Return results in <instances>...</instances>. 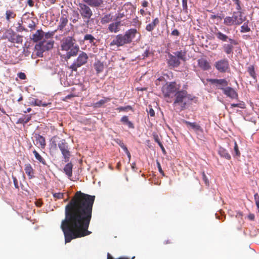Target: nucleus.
I'll use <instances>...</instances> for the list:
<instances>
[{"label":"nucleus","mask_w":259,"mask_h":259,"mask_svg":"<svg viewBox=\"0 0 259 259\" xmlns=\"http://www.w3.org/2000/svg\"><path fill=\"white\" fill-rule=\"evenodd\" d=\"M187 52L186 50H180L174 52L172 54L167 53L166 63L170 69L178 67L181 64V60H186Z\"/></svg>","instance_id":"4"},{"label":"nucleus","mask_w":259,"mask_h":259,"mask_svg":"<svg viewBox=\"0 0 259 259\" xmlns=\"http://www.w3.org/2000/svg\"><path fill=\"white\" fill-rule=\"evenodd\" d=\"M78 6V11L82 18L89 22L93 15L91 9L87 4L84 3H79Z\"/></svg>","instance_id":"9"},{"label":"nucleus","mask_w":259,"mask_h":259,"mask_svg":"<svg viewBox=\"0 0 259 259\" xmlns=\"http://www.w3.org/2000/svg\"><path fill=\"white\" fill-rule=\"evenodd\" d=\"M89 6L93 7H100L103 3V0H83Z\"/></svg>","instance_id":"22"},{"label":"nucleus","mask_w":259,"mask_h":259,"mask_svg":"<svg viewBox=\"0 0 259 259\" xmlns=\"http://www.w3.org/2000/svg\"><path fill=\"white\" fill-rule=\"evenodd\" d=\"M247 70L251 77H252L254 79H256V74L253 65H250L248 66L247 67Z\"/></svg>","instance_id":"39"},{"label":"nucleus","mask_w":259,"mask_h":259,"mask_svg":"<svg viewBox=\"0 0 259 259\" xmlns=\"http://www.w3.org/2000/svg\"><path fill=\"white\" fill-rule=\"evenodd\" d=\"M58 147L65 162H68L71 156V151L68 143L65 139L61 140L58 143Z\"/></svg>","instance_id":"7"},{"label":"nucleus","mask_w":259,"mask_h":259,"mask_svg":"<svg viewBox=\"0 0 259 259\" xmlns=\"http://www.w3.org/2000/svg\"><path fill=\"white\" fill-rule=\"evenodd\" d=\"M234 151L235 152V156L237 157H239L240 156V152L239 150L238 146L236 142H235L234 143Z\"/></svg>","instance_id":"49"},{"label":"nucleus","mask_w":259,"mask_h":259,"mask_svg":"<svg viewBox=\"0 0 259 259\" xmlns=\"http://www.w3.org/2000/svg\"><path fill=\"white\" fill-rule=\"evenodd\" d=\"M202 179H203V181L204 182L205 185L206 186H209V181H208L204 171H203L202 172Z\"/></svg>","instance_id":"55"},{"label":"nucleus","mask_w":259,"mask_h":259,"mask_svg":"<svg viewBox=\"0 0 259 259\" xmlns=\"http://www.w3.org/2000/svg\"><path fill=\"white\" fill-rule=\"evenodd\" d=\"M224 24L228 26H230L235 25L233 19L231 17L228 16L224 18Z\"/></svg>","instance_id":"41"},{"label":"nucleus","mask_w":259,"mask_h":259,"mask_svg":"<svg viewBox=\"0 0 259 259\" xmlns=\"http://www.w3.org/2000/svg\"><path fill=\"white\" fill-rule=\"evenodd\" d=\"M111 100V98L109 97H104L103 99L100 100L99 101L96 102L94 104V107L96 108H100L103 104L109 102Z\"/></svg>","instance_id":"36"},{"label":"nucleus","mask_w":259,"mask_h":259,"mask_svg":"<svg viewBox=\"0 0 259 259\" xmlns=\"http://www.w3.org/2000/svg\"><path fill=\"white\" fill-rule=\"evenodd\" d=\"M198 65L203 70H208L211 68L209 62L205 58H200L198 60Z\"/></svg>","instance_id":"16"},{"label":"nucleus","mask_w":259,"mask_h":259,"mask_svg":"<svg viewBox=\"0 0 259 259\" xmlns=\"http://www.w3.org/2000/svg\"><path fill=\"white\" fill-rule=\"evenodd\" d=\"M151 54V52L150 51L149 49H146L144 53L142 54L143 59H145L150 56Z\"/></svg>","instance_id":"53"},{"label":"nucleus","mask_w":259,"mask_h":259,"mask_svg":"<svg viewBox=\"0 0 259 259\" xmlns=\"http://www.w3.org/2000/svg\"><path fill=\"white\" fill-rule=\"evenodd\" d=\"M161 81H162L163 82H165V78H164V77L163 76H160V77L157 78L155 80V84L156 85H160Z\"/></svg>","instance_id":"52"},{"label":"nucleus","mask_w":259,"mask_h":259,"mask_svg":"<svg viewBox=\"0 0 259 259\" xmlns=\"http://www.w3.org/2000/svg\"><path fill=\"white\" fill-rule=\"evenodd\" d=\"M117 110L119 111V112H121V111H127V110H132V111H133V109L132 108V106H131L130 105H127L125 107H118L117 109H116Z\"/></svg>","instance_id":"44"},{"label":"nucleus","mask_w":259,"mask_h":259,"mask_svg":"<svg viewBox=\"0 0 259 259\" xmlns=\"http://www.w3.org/2000/svg\"><path fill=\"white\" fill-rule=\"evenodd\" d=\"M84 41H87L92 46H96V39L91 34H86L83 37Z\"/></svg>","instance_id":"28"},{"label":"nucleus","mask_w":259,"mask_h":259,"mask_svg":"<svg viewBox=\"0 0 259 259\" xmlns=\"http://www.w3.org/2000/svg\"><path fill=\"white\" fill-rule=\"evenodd\" d=\"M16 16V13L11 10H7L6 12V19L9 22L11 19L15 18Z\"/></svg>","instance_id":"37"},{"label":"nucleus","mask_w":259,"mask_h":259,"mask_svg":"<svg viewBox=\"0 0 259 259\" xmlns=\"http://www.w3.org/2000/svg\"><path fill=\"white\" fill-rule=\"evenodd\" d=\"M12 178H13L14 184L15 188L17 189H19V185H18V182L17 179H16V178L15 177H13V176L12 177Z\"/></svg>","instance_id":"59"},{"label":"nucleus","mask_w":259,"mask_h":259,"mask_svg":"<svg viewBox=\"0 0 259 259\" xmlns=\"http://www.w3.org/2000/svg\"><path fill=\"white\" fill-rule=\"evenodd\" d=\"M171 34L174 36H179L180 35V32L177 29H174L172 31Z\"/></svg>","instance_id":"64"},{"label":"nucleus","mask_w":259,"mask_h":259,"mask_svg":"<svg viewBox=\"0 0 259 259\" xmlns=\"http://www.w3.org/2000/svg\"><path fill=\"white\" fill-rule=\"evenodd\" d=\"M94 68L97 74L102 72L104 68V65L103 62L98 61L94 63Z\"/></svg>","instance_id":"30"},{"label":"nucleus","mask_w":259,"mask_h":259,"mask_svg":"<svg viewBox=\"0 0 259 259\" xmlns=\"http://www.w3.org/2000/svg\"><path fill=\"white\" fill-rule=\"evenodd\" d=\"M35 49L36 51V54L38 57H41L42 56V53L44 52L45 51V50H44V48L42 47V45H40L39 44H36L35 46Z\"/></svg>","instance_id":"38"},{"label":"nucleus","mask_w":259,"mask_h":259,"mask_svg":"<svg viewBox=\"0 0 259 259\" xmlns=\"http://www.w3.org/2000/svg\"><path fill=\"white\" fill-rule=\"evenodd\" d=\"M23 39L22 36L20 35H15L14 36V42L19 44L22 42Z\"/></svg>","instance_id":"50"},{"label":"nucleus","mask_w":259,"mask_h":259,"mask_svg":"<svg viewBox=\"0 0 259 259\" xmlns=\"http://www.w3.org/2000/svg\"><path fill=\"white\" fill-rule=\"evenodd\" d=\"M73 164L71 162L67 163L63 168V171L68 178H71L72 176Z\"/></svg>","instance_id":"25"},{"label":"nucleus","mask_w":259,"mask_h":259,"mask_svg":"<svg viewBox=\"0 0 259 259\" xmlns=\"http://www.w3.org/2000/svg\"><path fill=\"white\" fill-rule=\"evenodd\" d=\"M187 126H190L193 130L196 132H203L202 128L196 122H191L190 121L184 120L183 121Z\"/></svg>","instance_id":"21"},{"label":"nucleus","mask_w":259,"mask_h":259,"mask_svg":"<svg viewBox=\"0 0 259 259\" xmlns=\"http://www.w3.org/2000/svg\"><path fill=\"white\" fill-rule=\"evenodd\" d=\"M34 137L35 138L36 145H38L41 149H45L46 146V142L45 137L39 134H35Z\"/></svg>","instance_id":"19"},{"label":"nucleus","mask_w":259,"mask_h":259,"mask_svg":"<svg viewBox=\"0 0 259 259\" xmlns=\"http://www.w3.org/2000/svg\"><path fill=\"white\" fill-rule=\"evenodd\" d=\"M68 22V18L66 15L62 14L58 23L57 29L59 30L63 31Z\"/></svg>","instance_id":"17"},{"label":"nucleus","mask_w":259,"mask_h":259,"mask_svg":"<svg viewBox=\"0 0 259 259\" xmlns=\"http://www.w3.org/2000/svg\"><path fill=\"white\" fill-rule=\"evenodd\" d=\"M95 196L77 191L65 207V219L61 228L65 243L90 235L88 230L92 219Z\"/></svg>","instance_id":"1"},{"label":"nucleus","mask_w":259,"mask_h":259,"mask_svg":"<svg viewBox=\"0 0 259 259\" xmlns=\"http://www.w3.org/2000/svg\"><path fill=\"white\" fill-rule=\"evenodd\" d=\"M219 155L222 157H224L228 160H229L231 159V156L229 154V153L228 152L227 150L224 149V148L220 147L219 150Z\"/></svg>","instance_id":"33"},{"label":"nucleus","mask_w":259,"mask_h":259,"mask_svg":"<svg viewBox=\"0 0 259 259\" xmlns=\"http://www.w3.org/2000/svg\"><path fill=\"white\" fill-rule=\"evenodd\" d=\"M188 0H182V12L185 13L186 16L184 17V18H181V20L183 21H185L188 18V6H187Z\"/></svg>","instance_id":"29"},{"label":"nucleus","mask_w":259,"mask_h":259,"mask_svg":"<svg viewBox=\"0 0 259 259\" xmlns=\"http://www.w3.org/2000/svg\"><path fill=\"white\" fill-rule=\"evenodd\" d=\"M138 31L136 29H130L127 30L124 34H119L116 35L111 42L110 45L111 46L120 47L125 44H130L135 37Z\"/></svg>","instance_id":"3"},{"label":"nucleus","mask_w":259,"mask_h":259,"mask_svg":"<svg viewBox=\"0 0 259 259\" xmlns=\"http://www.w3.org/2000/svg\"><path fill=\"white\" fill-rule=\"evenodd\" d=\"M179 90L176 82H166L163 85L161 92L163 98L168 103L172 102L174 97Z\"/></svg>","instance_id":"6"},{"label":"nucleus","mask_w":259,"mask_h":259,"mask_svg":"<svg viewBox=\"0 0 259 259\" xmlns=\"http://www.w3.org/2000/svg\"><path fill=\"white\" fill-rule=\"evenodd\" d=\"M73 17H74V18L72 19V22L76 23L77 21H78V20L79 18V16L78 13H77V12L74 13V14L73 15Z\"/></svg>","instance_id":"56"},{"label":"nucleus","mask_w":259,"mask_h":259,"mask_svg":"<svg viewBox=\"0 0 259 259\" xmlns=\"http://www.w3.org/2000/svg\"><path fill=\"white\" fill-rule=\"evenodd\" d=\"M15 32L11 29H7L3 34L2 38L7 39L11 42L14 43V36H15Z\"/></svg>","instance_id":"18"},{"label":"nucleus","mask_w":259,"mask_h":259,"mask_svg":"<svg viewBox=\"0 0 259 259\" xmlns=\"http://www.w3.org/2000/svg\"><path fill=\"white\" fill-rule=\"evenodd\" d=\"M207 81L215 85L220 89L221 87H226L228 85V81L225 79H207Z\"/></svg>","instance_id":"14"},{"label":"nucleus","mask_w":259,"mask_h":259,"mask_svg":"<svg viewBox=\"0 0 259 259\" xmlns=\"http://www.w3.org/2000/svg\"><path fill=\"white\" fill-rule=\"evenodd\" d=\"M26 4L30 7H33L34 5V0H27Z\"/></svg>","instance_id":"61"},{"label":"nucleus","mask_w":259,"mask_h":259,"mask_svg":"<svg viewBox=\"0 0 259 259\" xmlns=\"http://www.w3.org/2000/svg\"><path fill=\"white\" fill-rule=\"evenodd\" d=\"M120 22L119 21L111 23L108 26V30L111 32H117L119 31V26Z\"/></svg>","instance_id":"27"},{"label":"nucleus","mask_w":259,"mask_h":259,"mask_svg":"<svg viewBox=\"0 0 259 259\" xmlns=\"http://www.w3.org/2000/svg\"><path fill=\"white\" fill-rule=\"evenodd\" d=\"M214 66L221 73H225L230 70L229 61L226 59H221L215 62Z\"/></svg>","instance_id":"10"},{"label":"nucleus","mask_w":259,"mask_h":259,"mask_svg":"<svg viewBox=\"0 0 259 259\" xmlns=\"http://www.w3.org/2000/svg\"><path fill=\"white\" fill-rule=\"evenodd\" d=\"M157 167H158V170L159 171V172L162 175V176H164V171H163L162 168H161V166L160 165V162L158 161H157Z\"/></svg>","instance_id":"58"},{"label":"nucleus","mask_w":259,"mask_h":259,"mask_svg":"<svg viewBox=\"0 0 259 259\" xmlns=\"http://www.w3.org/2000/svg\"><path fill=\"white\" fill-rule=\"evenodd\" d=\"M234 4L236 5V9L238 12H241L242 7L241 6V3L240 0H233Z\"/></svg>","instance_id":"46"},{"label":"nucleus","mask_w":259,"mask_h":259,"mask_svg":"<svg viewBox=\"0 0 259 259\" xmlns=\"http://www.w3.org/2000/svg\"><path fill=\"white\" fill-rule=\"evenodd\" d=\"M44 36V32L41 30H37L31 37L34 42H37L41 40Z\"/></svg>","instance_id":"23"},{"label":"nucleus","mask_w":259,"mask_h":259,"mask_svg":"<svg viewBox=\"0 0 259 259\" xmlns=\"http://www.w3.org/2000/svg\"><path fill=\"white\" fill-rule=\"evenodd\" d=\"M59 139V138L57 136H55L53 137L50 140L51 144L52 146H54L55 148H56L57 145H58V144H57V139Z\"/></svg>","instance_id":"47"},{"label":"nucleus","mask_w":259,"mask_h":259,"mask_svg":"<svg viewBox=\"0 0 259 259\" xmlns=\"http://www.w3.org/2000/svg\"><path fill=\"white\" fill-rule=\"evenodd\" d=\"M40 45H42V47L44 48V50L45 51L49 50L53 48L54 46V41H42L39 43Z\"/></svg>","instance_id":"32"},{"label":"nucleus","mask_w":259,"mask_h":259,"mask_svg":"<svg viewBox=\"0 0 259 259\" xmlns=\"http://www.w3.org/2000/svg\"><path fill=\"white\" fill-rule=\"evenodd\" d=\"M174 97L173 106L179 107L181 111L186 109L188 102L193 100V97L184 90H179Z\"/></svg>","instance_id":"5"},{"label":"nucleus","mask_w":259,"mask_h":259,"mask_svg":"<svg viewBox=\"0 0 259 259\" xmlns=\"http://www.w3.org/2000/svg\"><path fill=\"white\" fill-rule=\"evenodd\" d=\"M231 17L233 19L235 25H239L245 21V17L243 16L242 12H234Z\"/></svg>","instance_id":"13"},{"label":"nucleus","mask_w":259,"mask_h":259,"mask_svg":"<svg viewBox=\"0 0 259 259\" xmlns=\"http://www.w3.org/2000/svg\"><path fill=\"white\" fill-rule=\"evenodd\" d=\"M33 153L35 156V159L40 163L44 165H47V162L45 159L35 150L33 151Z\"/></svg>","instance_id":"34"},{"label":"nucleus","mask_w":259,"mask_h":259,"mask_svg":"<svg viewBox=\"0 0 259 259\" xmlns=\"http://www.w3.org/2000/svg\"><path fill=\"white\" fill-rule=\"evenodd\" d=\"M30 104L31 106H44L46 107L48 105L47 103H42L41 100L37 99L31 98L30 99Z\"/></svg>","instance_id":"31"},{"label":"nucleus","mask_w":259,"mask_h":259,"mask_svg":"<svg viewBox=\"0 0 259 259\" xmlns=\"http://www.w3.org/2000/svg\"><path fill=\"white\" fill-rule=\"evenodd\" d=\"M52 194H53V197L56 199H60L63 198V197H64V193H60V192L53 193V192Z\"/></svg>","instance_id":"48"},{"label":"nucleus","mask_w":259,"mask_h":259,"mask_svg":"<svg viewBox=\"0 0 259 259\" xmlns=\"http://www.w3.org/2000/svg\"><path fill=\"white\" fill-rule=\"evenodd\" d=\"M231 108H233L234 107H239L241 109H244L245 108V104L243 102H240L237 104H231L230 105Z\"/></svg>","instance_id":"45"},{"label":"nucleus","mask_w":259,"mask_h":259,"mask_svg":"<svg viewBox=\"0 0 259 259\" xmlns=\"http://www.w3.org/2000/svg\"><path fill=\"white\" fill-rule=\"evenodd\" d=\"M153 138H154V141L157 143V144H159L160 142V140L159 138V137L156 134H154L153 135Z\"/></svg>","instance_id":"63"},{"label":"nucleus","mask_w":259,"mask_h":259,"mask_svg":"<svg viewBox=\"0 0 259 259\" xmlns=\"http://www.w3.org/2000/svg\"><path fill=\"white\" fill-rule=\"evenodd\" d=\"M54 33L53 32H48L46 33H44V35L45 36V38L47 39L50 38L53 36Z\"/></svg>","instance_id":"62"},{"label":"nucleus","mask_w":259,"mask_h":259,"mask_svg":"<svg viewBox=\"0 0 259 259\" xmlns=\"http://www.w3.org/2000/svg\"><path fill=\"white\" fill-rule=\"evenodd\" d=\"M248 22H245L242 26L241 27L240 31L242 33L247 32L250 31V28L249 27L248 25Z\"/></svg>","instance_id":"43"},{"label":"nucleus","mask_w":259,"mask_h":259,"mask_svg":"<svg viewBox=\"0 0 259 259\" xmlns=\"http://www.w3.org/2000/svg\"><path fill=\"white\" fill-rule=\"evenodd\" d=\"M220 89L223 91L225 95L231 99H237L238 98V94L233 88L231 87H221Z\"/></svg>","instance_id":"12"},{"label":"nucleus","mask_w":259,"mask_h":259,"mask_svg":"<svg viewBox=\"0 0 259 259\" xmlns=\"http://www.w3.org/2000/svg\"><path fill=\"white\" fill-rule=\"evenodd\" d=\"M31 116L30 115L25 116L24 118H20L17 123H22L24 125L28 123L31 119Z\"/></svg>","instance_id":"40"},{"label":"nucleus","mask_w":259,"mask_h":259,"mask_svg":"<svg viewBox=\"0 0 259 259\" xmlns=\"http://www.w3.org/2000/svg\"><path fill=\"white\" fill-rule=\"evenodd\" d=\"M210 18L212 20L217 19V20L220 22L223 18V16H221L218 15H211Z\"/></svg>","instance_id":"51"},{"label":"nucleus","mask_w":259,"mask_h":259,"mask_svg":"<svg viewBox=\"0 0 259 259\" xmlns=\"http://www.w3.org/2000/svg\"><path fill=\"white\" fill-rule=\"evenodd\" d=\"M26 23L27 24V27L30 29V31L35 29L36 24L34 21L29 19L27 20V22Z\"/></svg>","instance_id":"42"},{"label":"nucleus","mask_w":259,"mask_h":259,"mask_svg":"<svg viewBox=\"0 0 259 259\" xmlns=\"http://www.w3.org/2000/svg\"><path fill=\"white\" fill-rule=\"evenodd\" d=\"M229 44H225L223 46V49L225 53L230 55L233 53V46L237 44V41L234 39H230Z\"/></svg>","instance_id":"11"},{"label":"nucleus","mask_w":259,"mask_h":259,"mask_svg":"<svg viewBox=\"0 0 259 259\" xmlns=\"http://www.w3.org/2000/svg\"><path fill=\"white\" fill-rule=\"evenodd\" d=\"M18 76L21 79H25L26 78V76L25 74L23 72H19L18 74Z\"/></svg>","instance_id":"60"},{"label":"nucleus","mask_w":259,"mask_h":259,"mask_svg":"<svg viewBox=\"0 0 259 259\" xmlns=\"http://www.w3.org/2000/svg\"><path fill=\"white\" fill-rule=\"evenodd\" d=\"M120 121L123 124L127 126L129 128L134 129L135 128L134 123L129 120L126 115L123 116Z\"/></svg>","instance_id":"24"},{"label":"nucleus","mask_w":259,"mask_h":259,"mask_svg":"<svg viewBox=\"0 0 259 259\" xmlns=\"http://www.w3.org/2000/svg\"><path fill=\"white\" fill-rule=\"evenodd\" d=\"M214 30H215L213 31V34L216 36L217 39H219V40H221L223 42H228L229 41L230 39H232L226 34L222 33L220 30H219L217 27L214 28Z\"/></svg>","instance_id":"15"},{"label":"nucleus","mask_w":259,"mask_h":259,"mask_svg":"<svg viewBox=\"0 0 259 259\" xmlns=\"http://www.w3.org/2000/svg\"><path fill=\"white\" fill-rule=\"evenodd\" d=\"M61 50L66 52V59H67L76 56L79 50L76 39L73 36L64 37L61 41Z\"/></svg>","instance_id":"2"},{"label":"nucleus","mask_w":259,"mask_h":259,"mask_svg":"<svg viewBox=\"0 0 259 259\" xmlns=\"http://www.w3.org/2000/svg\"><path fill=\"white\" fill-rule=\"evenodd\" d=\"M24 170L29 179L34 178V170L30 163H26L24 165Z\"/></svg>","instance_id":"20"},{"label":"nucleus","mask_w":259,"mask_h":259,"mask_svg":"<svg viewBox=\"0 0 259 259\" xmlns=\"http://www.w3.org/2000/svg\"><path fill=\"white\" fill-rule=\"evenodd\" d=\"M113 16L111 14H107L105 15L101 20V23L105 24L109 23L112 20Z\"/></svg>","instance_id":"35"},{"label":"nucleus","mask_w":259,"mask_h":259,"mask_svg":"<svg viewBox=\"0 0 259 259\" xmlns=\"http://www.w3.org/2000/svg\"><path fill=\"white\" fill-rule=\"evenodd\" d=\"M159 23V19L158 18H156L151 23L146 25V30L149 32H151L155 29V27L158 25Z\"/></svg>","instance_id":"26"},{"label":"nucleus","mask_w":259,"mask_h":259,"mask_svg":"<svg viewBox=\"0 0 259 259\" xmlns=\"http://www.w3.org/2000/svg\"><path fill=\"white\" fill-rule=\"evenodd\" d=\"M88 59V56L87 54L82 52L73 63L70 65L69 68L71 69L72 71H76L78 68L84 65L87 62Z\"/></svg>","instance_id":"8"},{"label":"nucleus","mask_w":259,"mask_h":259,"mask_svg":"<svg viewBox=\"0 0 259 259\" xmlns=\"http://www.w3.org/2000/svg\"><path fill=\"white\" fill-rule=\"evenodd\" d=\"M254 200L255 201V204L257 206L258 211L259 212V195L257 193H256L254 195Z\"/></svg>","instance_id":"54"},{"label":"nucleus","mask_w":259,"mask_h":259,"mask_svg":"<svg viewBox=\"0 0 259 259\" xmlns=\"http://www.w3.org/2000/svg\"><path fill=\"white\" fill-rule=\"evenodd\" d=\"M149 110L148 111V114L150 115V116L154 117L155 116L154 110L152 109L151 106H150V105L149 106Z\"/></svg>","instance_id":"57"}]
</instances>
